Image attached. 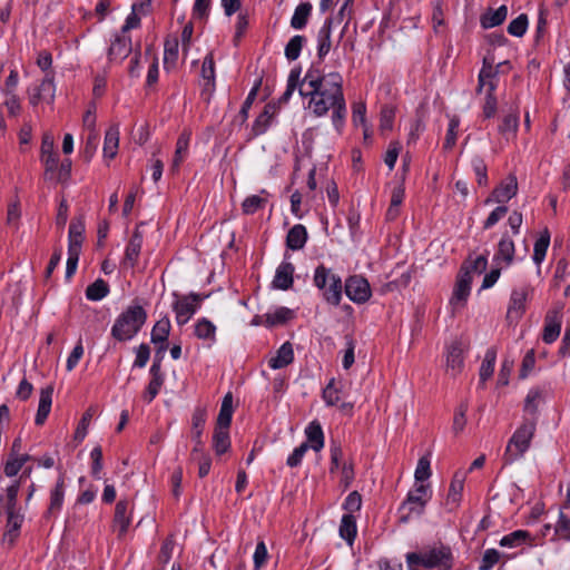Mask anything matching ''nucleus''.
Wrapping results in <instances>:
<instances>
[{"instance_id": "obj_34", "label": "nucleus", "mask_w": 570, "mask_h": 570, "mask_svg": "<svg viewBox=\"0 0 570 570\" xmlns=\"http://www.w3.org/2000/svg\"><path fill=\"white\" fill-rule=\"evenodd\" d=\"M119 145V127L114 125L109 127L105 135L104 154L108 158H114L117 155Z\"/></svg>"}, {"instance_id": "obj_44", "label": "nucleus", "mask_w": 570, "mask_h": 570, "mask_svg": "<svg viewBox=\"0 0 570 570\" xmlns=\"http://www.w3.org/2000/svg\"><path fill=\"white\" fill-rule=\"evenodd\" d=\"M497 360V350L494 347L489 348L485 352L484 360L480 367V381L484 383L490 379L494 371V364Z\"/></svg>"}, {"instance_id": "obj_17", "label": "nucleus", "mask_w": 570, "mask_h": 570, "mask_svg": "<svg viewBox=\"0 0 570 570\" xmlns=\"http://www.w3.org/2000/svg\"><path fill=\"white\" fill-rule=\"evenodd\" d=\"M22 479V476L20 478ZM20 481L13 482L7 487L3 493L0 494V517L7 515L10 512H18V493L20 489Z\"/></svg>"}, {"instance_id": "obj_47", "label": "nucleus", "mask_w": 570, "mask_h": 570, "mask_svg": "<svg viewBox=\"0 0 570 570\" xmlns=\"http://www.w3.org/2000/svg\"><path fill=\"white\" fill-rule=\"evenodd\" d=\"M530 533L525 530H515L500 540V546L503 548H515L527 542Z\"/></svg>"}, {"instance_id": "obj_7", "label": "nucleus", "mask_w": 570, "mask_h": 570, "mask_svg": "<svg viewBox=\"0 0 570 570\" xmlns=\"http://www.w3.org/2000/svg\"><path fill=\"white\" fill-rule=\"evenodd\" d=\"M428 488V485L420 484L409 492L406 500L401 507V510H407V513L401 517L402 522H407L412 513L421 514L423 512L426 504L425 495Z\"/></svg>"}, {"instance_id": "obj_11", "label": "nucleus", "mask_w": 570, "mask_h": 570, "mask_svg": "<svg viewBox=\"0 0 570 570\" xmlns=\"http://www.w3.org/2000/svg\"><path fill=\"white\" fill-rule=\"evenodd\" d=\"M345 293L354 303H365L371 297L370 284L362 276H351L345 282Z\"/></svg>"}, {"instance_id": "obj_10", "label": "nucleus", "mask_w": 570, "mask_h": 570, "mask_svg": "<svg viewBox=\"0 0 570 570\" xmlns=\"http://www.w3.org/2000/svg\"><path fill=\"white\" fill-rule=\"evenodd\" d=\"M200 299L202 297L195 293L176 299L173 304V308L176 313V321L179 325L186 324L191 318Z\"/></svg>"}, {"instance_id": "obj_41", "label": "nucleus", "mask_w": 570, "mask_h": 570, "mask_svg": "<svg viewBox=\"0 0 570 570\" xmlns=\"http://www.w3.org/2000/svg\"><path fill=\"white\" fill-rule=\"evenodd\" d=\"M312 11V4L309 2H303L298 4L294 11V14L291 19V26L294 29H303L308 20V17Z\"/></svg>"}, {"instance_id": "obj_28", "label": "nucleus", "mask_w": 570, "mask_h": 570, "mask_svg": "<svg viewBox=\"0 0 570 570\" xmlns=\"http://www.w3.org/2000/svg\"><path fill=\"white\" fill-rule=\"evenodd\" d=\"M307 240L306 228L301 225H294L287 233L286 246L292 250L302 249Z\"/></svg>"}, {"instance_id": "obj_53", "label": "nucleus", "mask_w": 570, "mask_h": 570, "mask_svg": "<svg viewBox=\"0 0 570 570\" xmlns=\"http://www.w3.org/2000/svg\"><path fill=\"white\" fill-rule=\"evenodd\" d=\"M334 276L335 274H333L330 268H326L324 265H320L316 267L314 273V284L317 288L323 291L324 294L330 279Z\"/></svg>"}, {"instance_id": "obj_39", "label": "nucleus", "mask_w": 570, "mask_h": 570, "mask_svg": "<svg viewBox=\"0 0 570 570\" xmlns=\"http://www.w3.org/2000/svg\"><path fill=\"white\" fill-rule=\"evenodd\" d=\"M323 296L332 305L336 306L340 304L342 298V281L340 276L335 275L330 279Z\"/></svg>"}, {"instance_id": "obj_22", "label": "nucleus", "mask_w": 570, "mask_h": 570, "mask_svg": "<svg viewBox=\"0 0 570 570\" xmlns=\"http://www.w3.org/2000/svg\"><path fill=\"white\" fill-rule=\"evenodd\" d=\"M129 502L127 500H119L115 508L114 527L118 530V535L126 534L130 524Z\"/></svg>"}, {"instance_id": "obj_62", "label": "nucleus", "mask_w": 570, "mask_h": 570, "mask_svg": "<svg viewBox=\"0 0 570 570\" xmlns=\"http://www.w3.org/2000/svg\"><path fill=\"white\" fill-rule=\"evenodd\" d=\"M501 553L497 549H488L484 551L479 570H491L500 560Z\"/></svg>"}, {"instance_id": "obj_15", "label": "nucleus", "mask_w": 570, "mask_h": 570, "mask_svg": "<svg viewBox=\"0 0 570 570\" xmlns=\"http://www.w3.org/2000/svg\"><path fill=\"white\" fill-rule=\"evenodd\" d=\"M518 193V180L514 175H509L501 184L494 188L492 195L485 200V204L492 202L505 203L513 198Z\"/></svg>"}, {"instance_id": "obj_20", "label": "nucleus", "mask_w": 570, "mask_h": 570, "mask_svg": "<svg viewBox=\"0 0 570 570\" xmlns=\"http://www.w3.org/2000/svg\"><path fill=\"white\" fill-rule=\"evenodd\" d=\"M85 223L82 217L72 219L69 226L68 250L81 253L83 243Z\"/></svg>"}, {"instance_id": "obj_2", "label": "nucleus", "mask_w": 570, "mask_h": 570, "mask_svg": "<svg viewBox=\"0 0 570 570\" xmlns=\"http://www.w3.org/2000/svg\"><path fill=\"white\" fill-rule=\"evenodd\" d=\"M147 313L140 305L129 306L122 312L111 328V335L117 341L131 340L142 327Z\"/></svg>"}, {"instance_id": "obj_57", "label": "nucleus", "mask_w": 570, "mask_h": 570, "mask_svg": "<svg viewBox=\"0 0 570 570\" xmlns=\"http://www.w3.org/2000/svg\"><path fill=\"white\" fill-rule=\"evenodd\" d=\"M528 29V17L522 13L513 19L508 26V32L513 37H522Z\"/></svg>"}, {"instance_id": "obj_58", "label": "nucleus", "mask_w": 570, "mask_h": 570, "mask_svg": "<svg viewBox=\"0 0 570 570\" xmlns=\"http://www.w3.org/2000/svg\"><path fill=\"white\" fill-rule=\"evenodd\" d=\"M519 126V116L517 112H510L502 119L499 131L502 135L515 134Z\"/></svg>"}, {"instance_id": "obj_54", "label": "nucleus", "mask_w": 570, "mask_h": 570, "mask_svg": "<svg viewBox=\"0 0 570 570\" xmlns=\"http://www.w3.org/2000/svg\"><path fill=\"white\" fill-rule=\"evenodd\" d=\"M543 400V393L539 389H532L529 391L524 400V411L534 415L538 411L540 402Z\"/></svg>"}, {"instance_id": "obj_52", "label": "nucleus", "mask_w": 570, "mask_h": 570, "mask_svg": "<svg viewBox=\"0 0 570 570\" xmlns=\"http://www.w3.org/2000/svg\"><path fill=\"white\" fill-rule=\"evenodd\" d=\"M304 41L305 38L303 36H294L285 47V57L291 61L296 60L299 57Z\"/></svg>"}, {"instance_id": "obj_40", "label": "nucleus", "mask_w": 570, "mask_h": 570, "mask_svg": "<svg viewBox=\"0 0 570 570\" xmlns=\"http://www.w3.org/2000/svg\"><path fill=\"white\" fill-rule=\"evenodd\" d=\"M464 473L456 472L451 481L448 502L452 503L454 507H456L461 500L462 491L464 488Z\"/></svg>"}, {"instance_id": "obj_56", "label": "nucleus", "mask_w": 570, "mask_h": 570, "mask_svg": "<svg viewBox=\"0 0 570 570\" xmlns=\"http://www.w3.org/2000/svg\"><path fill=\"white\" fill-rule=\"evenodd\" d=\"M494 89H495V82L490 81L489 88L487 89L485 102L483 106V115L485 118H491L497 112V98L493 95Z\"/></svg>"}, {"instance_id": "obj_16", "label": "nucleus", "mask_w": 570, "mask_h": 570, "mask_svg": "<svg viewBox=\"0 0 570 570\" xmlns=\"http://www.w3.org/2000/svg\"><path fill=\"white\" fill-rule=\"evenodd\" d=\"M24 517L22 513L10 512L6 515L4 532L2 535V543L12 547L20 535V529L23 523Z\"/></svg>"}, {"instance_id": "obj_35", "label": "nucleus", "mask_w": 570, "mask_h": 570, "mask_svg": "<svg viewBox=\"0 0 570 570\" xmlns=\"http://www.w3.org/2000/svg\"><path fill=\"white\" fill-rule=\"evenodd\" d=\"M189 140H190V134L186 130L183 131L180 134V136L178 137L177 142H176L175 156H174L173 165H171V168L174 170L179 168L180 164L184 161L185 157L187 156Z\"/></svg>"}, {"instance_id": "obj_37", "label": "nucleus", "mask_w": 570, "mask_h": 570, "mask_svg": "<svg viewBox=\"0 0 570 570\" xmlns=\"http://www.w3.org/2000/svg\"><path fill=\"white\" fill-rule=\"evenodd\" d=\"M178 39L176 37L166 39L164 45V65L166 69L174 67L176 65L178 59Z\"/></svg>"}, {"instance_id": "obj_32", "label": "nucleus", "mask_w": 570, "mask_h": 570, "mask_svg": "<svg viewBox=\"0 0 570 570\" xmlns=\"http://www.w3.org/2000/svg\"><path fill=\"white\" fill-rule=\"evenodd\" d=\"M233 416V395L228 392L222 401L217 416L216 428L229 429Z\"/></svg>"}, {"instance_id": "obj_1", "label": "nucleus", "mask_w": 570, "mask_h": 570, "mask_svg": "<svg viewBox=\"0 0 570 570\" xmlns=\"http://www.w3.org/2000/svg\"><path fill=\"white\" fill-rule=\"evenodd\" d=\"M302 98H308L307 109L316 117L325 116L330 109L332 121L338 128L346 115L343 94V78L338 72L323 75L318 69L309 68L298 88Z\"/></svg>"}, {"instance_id": "obj_61", "label": "nucleus", "mask_w": 570, "mask_h": 570, "mask_svg": "<svg viewBox=\"0 0 570 570\" xmlns=\"http://www.w3.org/2000/svg\"><path fill=\"white\" fill-rule=\"evenodd\" d=\"M414 476H415V480L419 482H423L431 476L429 455H424V456L420 458L416 469H415Z\"/></svg>"}, {"instance_id": "obj_45", "label": "nucleus", "mask_w": 570, "mask_h": 570, "mask_svg": "<svg viewBox=\"0 0 570 570\" xmlns=\"http://www.w3.org/2000/svg\"><path fill=\"white\" fill-rule=\"evenodd\" d=\"M195 335L199 340L214 342L216 338V326L207 318L199 320L195 325Z\"/></svg>"}, {"instance_id": "obj_25", "label": "nucleus", "mask_w": 570, "mask_h": 570, "mask_svg": "<svg viewBox=\"0 0 570 570\" xmlns=\"http://www.w3.org/2000/svg\"><path fill=\"white\" fill-rule=\"evenodd\" d=\"M52 393H53V387L51 385H48V386L41 389V391H40V400H39L38 411H37L36 419H35V423L37 425H42L50 413L51 403H52Z\"/></svg>"}, {"instance_id": "obj_6", "label": "nucleus", "mask_w": 570, "mask_h": 570, "mask_svg": "<svg viewBox=\"0 0 570 570\" xmlns=\"http://www.w3.org/2000/svg\"><path fill=\"white\" fill-rule=\"evenodd\" d=\"M563 303H557L544 316L542 340L547 344L553 343L560 335Z\"/></svg>"}, {"instance_id": "obj_29", "label": "nucleus", "mask_w": 570, "mask_h": 570, "mask_svg": "<svg viewBox=\"0 0 570 570\" xmlns=\"http://www.w3.org/2000/svg\"><path fill=\"white\" fill-rule=\"evenodd\" d=\"M514 259V243L507 235H503L498 245V252L494 255V261L503 262L505 266L512 264Z\"/></svg>"}, {"instance_id": "obj_21", "label": "nucleus", "mask_w": 570, "mask_h": 570, "mask_svg": "<svg viewBox=\"0 0 570 570\" xmlns=\"http://www.w3.org/2000/svg\"><path fill=\"white\" fill-rule=\"evenodd\" d=\"M295 267L289 262H283L276 269L274 279H273V286L275 288L286 291L292 287L293 285V274H294Z\"/></svg>"}, {"instance_id": "obj_48", "label": "nucleus", "mask_w": 570, "mask_h": 570, "mask_svg": "<svg viewBox=\"0 0 570 570\" xmlns=\"http://www.w3.org/2000/svg\"><path fill=\"white\" fill-rule=\"evenodd\" d=\"M549 244H550V234L549 232L546 229L541 235L540 237L537 239L535 244H534V248H533V262L535 264H541L542 261L546 257V254H547V250H548V247H549Z\"/></svg>"}, {"instance_id": "obj_9", "label": "nucleus", "mask_w": 570, "mask_h": 570, "mask_svg": "<svg viewBox=\"0 0 570 570\" xmlns=\"http://www.w3.org/2000/svg\"><path fill=\"white\" fill-rule=\"evenodd\" d=\"M466 345L462 341L455 340L446 347V372L452 376L460 374L464 366V351Z\"/></svg>"}, {"instance_id": "obj_46", "label": "nucleus", "mask_w": 570, "mask_h": 570, "mask_svg": "<svg viewBox=\"0 0 570 570\" xmlns=\"http://www.w3.org/2000/svg\"><path fill=\"white\" fill-rule=\"evenodd\" d=\"M109 293L108 284L101 279H96L92 284H90L86 289V297L89 301H100L106 297Z\"/></svg>"}, {"instance_id": "obj_30", "label": "nucleus", "mask_w": 570, "mask_h": 570, "mask_svg": "<svg viewBox=\"0 0 570 570\" xmlns=\"http://www.w3.org/2000/svg\"><path fill=\"white\" fill-rule=\"evenodd\" d=\"M305 434L309 448L318 452L324 446V434L321 424L317 421H312L306 430Z\"/></svg>"}, {"instance_id": "obj_42", "label": "nucleus", "mask_w": 570, "mask_h": 570, "mask_svg": "<svg viewBox=\"0 0 570 570\" xmlns=\"http://www.w3.org/2000/svg\"><path fill=\"white\" fill-rule=\"evenodd\" d=\"M230 446L228 429L215 428L213 435V448L217 455L228 451Z\"/></svg>"}, {"instance_id": "obj_12", "label": "nucleus", "mask_w": 570, "mask_h": 570, "mask_svg": "<svg viewBox=\"0 0 570 570\" xmlns=\"http://www.w3.org/2000/svg\"><path fill=\"white\" fill-rule=\"evenodd\" d=\"M56 86H55V72L48 71L41 83L33 89V92L30 95V104L36 106L39 101L43 100L47 102H52L55 98Z\"/></svg>"}, {"instance_id": "obj_43", "label": "nucleus", "mask_w": 570, "mask_h": 570, "mask_svg": "<svg viewBox=\"0 0 570 570\" xmlns=\"http://www.w3.org/2000/svg\"><path fill=\"white\" fill-rule=\"evenodd\" d=\"M342 383L332 379L323 390V400L327 406L336 405L341 400Z\"/></svg>"}, {"instance_id": "obj_64", "label": "nucleus", "mask_w": 570, "mask_h": 570, "mask_svg": "<svg viewBox=\"0 0 570 570\" xmlns=\"http://www.w3.org/2000/svg\"><path fill=\"white\" fill-rule=\"evenodd\" d=\"M556 533L560 535V538L570 541V519L562 512H560L559 520L556 524Z\"/></svg>"}, {"instance_id": "obj_33", "label": "nucleus", "mask_w": 570, "mask_h": 570, "mask_svg": "<svg viewBox=\"0 0 570 570\" xmlns=\"http://www.w3.org/2000/svg\"><path fill=\"white\" fill-rule=\"evenodd\" d=\"M508 16V8L507 6H501L497 10H489L481 16V26L484 29L494 28L497 26H500Z\"/></svg>"}, {"instance_id": "obj_4", "label": "nucleus", "mask_w": 570, "mask_h": 570, "mask_svg": "<svg viewBox=\"0 0 570 570\" xmlns=\"http://www.w3.org/2000/svg\"><path fill=\"white\" fill-rule=\"evenodd\" d=\"M410 559L412 562L419 560L421 566L426 569L450 570L453 562L452 551L444 544L429 547L421 552H410Z\"/></svg>"}, {"instance_id": "obj_59", "label": "nucleus", "mask_w": 570, "mask_h": 570, "mask_svg": "<svg viewBox=\"0 0 570 570\" xmlns=\"http://www.w3.org/2000/svg\"><path fill=\"white\" fill-rule=\"evenodd\" d=\"M266 203V199L262 198L257 195L248 196L244 199L242 204L243 213L246 215H252L256 213L259 208H262Z\"/></svg>"}, {"instance_id": "obj_51", "label": "nucleus", "mask_w": 570, "mask_h": 570, "mask_svg": "<svg viewBox=\"0 0 570 570\" xmlns=\"http://www.w3.org/2000/svg\"><path fill=\"white\" fill-rule=\"evenodd\" d=\"M96 410L94 406H90L87 409V411L82 414V417L80 419L78 426L75 431V440L78 442H81L88 432L89 424L91 422V419L95 414Z\"/></svg>"}, {"instance_id": "obj_8", "label": "nucleus", "mask_w": 570, "mask_h": 570, "mask_svg": "<svg viewBox=\"0 0 570 570\" xmlns=\"http://www.w3.org/2000/svg\"><path fill=\"white\" fill-rule=\"evenodd\" d=\"M134 50L135 48L132 47L131 38L119 31L110 41V46L108 48V59L110 62L120 63Z\"/></svg>"}, {"instance_id": "obj_50", "label": "nucleus", "mask_w": 570, "mask_h": 570, "mask_svg": "<svg viewBox=\"0 0 570 570\" xmlns=\"http://www.w3.org/2000/svg\"><path fill=\"white\" fill-rule=\"evenodd\" d=\"M299 77H301V69L299 68H294V69L291 70L288 79H287L286 90L279 97V102L281 104H286L289 100L291 96L293 95L294 90L297 87L299 88L301 81H302V80H299Z\"/></svg>"}, {"instance_id": "obj_49", "label": "nucleus", "mask_w": 570, "mask_h": 570, "mask_svg": "<svg viewBox=\"0 0 570 570\" xmlns=\"http://www.w3.org/2000/svg\"><path fill=\"white\" fill-rule=\"evenodd\" d=\"M469 410V404L466 401L461 402L460 405L454 411L452 431L454 434L461 433L466 425V412Z\"/></svg>"}, {"instance_id": "obj_5", "label": "nucleus", "mask_w": 570, "mask_h": 570, "mask_svg": "<svg viewBox=\"0 0 570 570\" xmlns=\"http://www.w3.org/2000/svg\"><path fill=\"white\" fill-rule=\"evenodd\" d=\"M533 293V287L529 284L521 285L512 289L507 312L509 321H519L525 313V303Z\"/></svg>"}, {"instance_id": "obj_14", "label": "nucleus", "mask_w": 570, "mask_h": 570, "mask_svg": "<svg viewBox=\"0 0 570 570\" xmlns=\"http://www.w3.org/2000/svg\"><path fill=\"white\" fill-rule=\"evenodd\" d=\"M472 276L470 275L469 267L462 266L456 278L454 291L450 303L456 305L466 302L471 292Z\"/></svg>"}, {"instance_id": "obj_55", "label": "nucleus", "mask_w": 570, "mask_h": 570, "mask_svg": "<svg viewBox=\"0 0 570 570\" xmlns=\"http://www.w3.org/2000/svg\"><path fill=\"white\" fill-rule=\"evenodd\" d=\"M459 126H460L459 117L453 116L450 119L449 128H448V131H446V135H445V139H444V144H443V148L445 150H450V149H452L455 146L456 138H458Z\"/></svg>"}, {"instance_id": "obj_36", "label": "nucleus", "mask_w": 570, "mask_h": 570, "mask_svg": "<svg viewBox=\"0 0 570 570\" xmlns=\"http://www.w3.org/2000/svg\"><path fill=\"white\" fill-rule=\"evenodd\" d=\"M294 313L292 309L287 307H278L272 313L265 314V326L273 327L277 325H283L289 320H292Z\"/></svg>"}, {"instance_id": "obj_19", "label": "nucleus", "mask_w": 570, "mask_h": 570, "mask_svg": "<svg viewBox=\"0 0 570 570\" xmlns=\"http://www.w3.org/2000/svg\"><path fill=\"white\" fill-rule=\"evenodd\" d=\"M63 499H65V479L61 475L58 478L55 488L50 491V503L45 513V517L47 519L56 517L60 512V510L62 508Z\"/></svg>"}, {"instance_id": "obj_38", "label": "nucleus", "mask_w": 570, "mask_h": 570, "mask_svg": "<svg viewBox=\"0 0 570 570\" xmlns=\"http://www.w3.org/2000/svg\"><path fill=\"white\" fill-rule=\"evenodd\" d=\"M340 535L350 544L353 543L356 537V520L353 514L346 513L342 517L340 524Z\"/></svg>"}, {"instance_id": "obj_31", "label": "nucleus", "mask_w": 570, "mask_h": 570, "mask_svg": "<svg viewBox=\"0 0 570 570\" xmlns=\"http://www.w3.org/2000/svg\"><path fill=\"white\" fill-rule=\"evenodd\" d=\"M262 78L257 79V81L248 92L238 115L234 118V124H238L239 126H242L246 122L248 118V111L257 97L258 90L262 86Z\"/></svg>"}, {"instance_id": "obj_60", "label": "nucleus", "mask_w": 570, "mask_h": 570, "mask_svg": "<svg viewBox=\"0 0 570 570\" xmlns=\"http://www.w3.org/2000/svg\"><path fill=\"white\" fill-rule=\"evenodd\" d=\"M144 3H134L131 7V12L127 17L125 24L121 27L120 32L127 35V32L131 29L138 28L140 26V18L137 14V10L142 8Z\"/></svg>"}, {"instance_id": "obj_3", "label": "nucleus", "mask_w": 570, "mask_h": 570, "mask_svg": "<svg viewBox=\"0 0 570 570\" xmlns=\"http://www.w3.org/2000/svg\"><path fill=\"white\" fill-rule=\"evenodd\" d=\"M537 429L535 419H524L522 424L515 430L508 442L503 460L505 464H511L520 459L530 448L531 441Z\"/></svg>"}, {"instance_id": "obj_18", "label": "nucleus", "mask_w": 570, "mask_h": 570, "mask_svg": "<svg viewBox=\"0 0 570 570\" xmlns=\"http://www.w3.org/2000/svg\"><path fill=\"white\" fill-rule=\"evenodd\" d=\"M206 410L197 407L191 417V436L195 441V446L193 449L191 455L196 453L203 452V441H202V434L204 430V425L206 423Z\"/></svg>"}, {"instance_id": "obj_24", "label": "nucleus", "mask_w": 570, "mask_h": 570, "mask_svg": "<svg viewBox=\"0 0 570 570\" xmlns=\"http://www.w3.org/2000/svg\"><path fill=\"white\" fill-rule=\"evenodd\" d=\"M332 18H327L317 33V57L323 60L332 47Z\"/></svg>"}, {"instance_id": "obj_26", "label": "nucleus", "mask_w": 570, "mask_h": 570, "mask_svg": "<svg viewBox=\"0 0 570 570\" xmlns=\"http://www.w3.org/2000/svg\"><path fill=\"white\" fill-rule=\"evenodd\" d=\"M200 75L205 81L203 91L210 96L215 89V62L212 53L204 58Z\"/></svg>"}, {"instance_id": "obj_63", "label": "nucleus", "mask_w": 570, "mask_h": 570, "mask_svg": "<svg viewBox=\"0 0 570 570\" xmlns=\"http://www.w3.org/2000/svg\"><path fill=\"white\" fill-rule=\"evenodd\" d=\"M394 117H395L394 108L391 106H384L381 110L380 129L382 131L392 130Z\"/></svg>"}, {"instance_id": "obj_23", "label": "nucleus", "mask_w": 570, "mask_h": 570, "mask_svg": "<svg viewBox=\"0 0 570 570\" xmlns=\"http://www.w3.org/2000/svg\"><path fill=\"white\" fill-rule=\"evenodd\" d=\"M169 332L170 321L168 317H163L154 325L151 331V343L159 344L157 354L166 351Z\"/></svg>"}, {"instance_id": "obj_27", "label": "nucleus", "mask_w": 570, "mask_h": 570, "mask_svg": "<svg viewBox=\"0 0 570 570\" xmlns=\"http://www.w3.org/2000/svg\"><path fill=\"white\" fill-rule=\"evenodd\" d=\"M294 360L293 346L289 342H285L277 351L276 355L268 362L273 370H278L287 366Z\"/></svg>"}, {"instance_id": "obj_13", "label": "nucleus", "mask_w": 570, "mask_h": 570, "mask_svg": "<svg viewBox=\"0 0 570 570\" xmlns=\"http://www.w3.org/2000/svg\"><path fill=\"white\" fill-rule=\"evenodd\" d=\"M141 247L142 233L139 230V226H137L126 246L125 256L121 261L122 268H134L137 265Z\"/></svg>"}]
</instances>
